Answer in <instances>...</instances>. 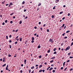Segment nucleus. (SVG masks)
<instances>
[{"mask_svg":"<svg viewBox=\"0 0 73 73\" xmlns=\"http://www.w3.org/2000/svg\"><path fill=\"white\" fill-rule=\"evenodd\" d=\"M8 56L9 57H11V55H10V54H9L8 55Z\"/></svg>","mask_w":73,"mask_h":73,"instance_id":"30","label":"nucleus"},{"mask_svg":"<svg viewBox=\"0 0 73 73\" xmlns=\"http://www.w3.org/2000/svg\"><path fill=\"white\" fill-rule=\"evenodd\" d=\"M27 18H28V17L26 16V17H25V19H27Z\"/></svg>","mask_w":73,"mask_h":73,"instance_id":"53","label":"nucleus"},{"mask_svg":"<svg viewBox=\"0 0 73 73\" xmlns=\"http://www.w3.org/2000/svg\"><path fill=\"white\" fill-rule=\"evenodd\" d=\"M21 23H22V21H21L19 23V24H21Z\"/></svg>","mask_w":73,"mask_h":73,"instance_id":"13","label":"nucleus"},{"mask_svg":"<svg viewBox=\"0 0 73 73\" xmlns=\"http://www.w3.org/2000/svg\"><path fill=\"white\" fill-rule=\"evenodd\" d=\"M24 66V65H23V64H21V66Z\"/></svg>","mask_w":73,"mask_h":73,"instance_id":"63","label":"nucleus"},{"mask_svg":"<svg viewBox=\"0 0 73 73\" xmlns=\"http://www.w3.org/2000/svg\"><path fill=\"white\" fill-rule=\"evenodd\" d=\"M50 49H49L47 51V53H50Z\"/></svg>","mask_w":73,"mask_h":73,"instance_id":"6","label":"nucleus"},{"mask_svg":"<svg viewBox=\"0 0 73 73\" xmlns=\"http://www.w3.org/2000/svg\"><path fill=\"white\" fill-rule=\"evenodd\" d=\"M42 65H40L39 66V68H41V67H42Z\"/></svg>","mask_w":73,"mask_h":73,"instance_id":"11","label":"nucleus"},{"mask_svg":"<svg viewBox=\"0 0 73 73\" xmlns=\"http://www.w3.org/2000/svg\"><path fill=\"white\" fill-rule=\"evenodd\" d=\"M49 41H50V42H53V39H50Z\"/></svg>","mask_w":73,"mask_h":73,"instance_id":"2","label":"nucleus"},{"mask_svg":"<svg viewBox=\"0 0 73 73\" xmlns=\"http://www.w3.org/2000/svg\"><path fill=\"white\" fill-rule=\"evenodd\" d=\"M41 5V3H39L38 5V6H40Z\"/></svg>","mask_w":73,"mask_h":73,"instance_id":"21","label":"nucleus"},{"mask_svg":"<svg viewBox=\"0 0 73 73\" xmlns=\"http://www.w3.org/2000/svg\"><path fill=\"white\" fill-rule=\"evenodd\" d=\"M9 48H11V47L12 46V45H9Z\"/></svg>","mask_w":73,"mask_h":73,"instance_id":"31","label":"nucleus"},{"mask_svg":"<svg viewBox=\"0 0 73 73\" xmlns=\"http://www.w3.org/2000/svg\"><path fill=\"white\" fill-rule=\"evenodd\" d=\"M70 32V31H68L66 32V33H69V32Z\"/></svg>","mask_w":73,"mask_h":73,"instance_id":"17","label":"nucleus"},{"mask_svg":"<svg viewBox=\"0 0 73 73\" xmlns=\"http://www.w3.org/2000/svg\"><path fill=\"white\" fill-rule=\"evenodd\" d=\"M40 29L41 31H42V27H40Z\"/></svg>","mask_w":73,"mask_h":73,"instance_id":"46","label":"nucleus"},{"mask_svg":"<svg viewBox=\"0 0 73 73\" xmlns=\"http://www.w3.org/2000/svg\"><path fill=\"white\" fill-rule=\"evenodd\" d=\"M38 66V64H36V65L35 66L36 67V66Z\"/></svg>","mask_w":73,"mask_h":73,"instance_id":"59","label":"nucleus"},{"mask_svg":"<svg viewBox=\"0 0 73 73\" xmlns=\"http://www.w3.org/2000/svg\"><path fill=\"white\" fill-rule=\"evenodd\" d=\"M2 25H5V23H4V22H3V23H2Z\"/></svg>","mask_w":73,"mask_h":73,"instance_id":"29","label":"nucleus"},{"mask_svg":"<svg viewBox=\"0 0 73 73\" xmlns=\"http://www.w3.org/2000/svg\"><path fill=\"white\" fill-rule=\"evenodd\" d=\"M70 14V13H68V16H69Z\"/></svg>","mask_w":73,"mask_h":73,"instance_id":"38","label":"nucleus"},{"mask_svg":"<svg viewBox=\"0 0 73 73\" xmlns=\"http://www.w3.org/2000/svg\"><path fill=\"white\" fill-rule=\"evenodd\" d=\"M6 66V64H5L3 65H2V66L3 67H4V66Z\"/></svg>","mask_w":73,"mask_h":73,"instance_id":"12","label":"nucleus"},{"mask_svg":"<svg viewBox=\"0 0 73 73\" xmlns=\"http://www.w3.org/2000/svg\"><path fill=\"white\" fill-rule=\"evenodd\" d=\"M54 58H55V56H54V57L51 58L50 59H54Z\"/></svg>","mask_w":73,"mask_h":73,"instance_id":"7","label":"nucleus"},{"mask_svg":"<svg viewBox=\"0 0 73 73\" xmlns=\"http://www.w3.org/2000/svg\"><path fill=\"white\" fill-rule=\"evenodd\" d=\"M14 13H11L10 14V16H12V15H13V14Z\"/></svg>","mask_w":73,"mask_h":73,"instance_id":"16","label":"nucleus"},{"mask_svg":"<svg viewBox=\"0 0 73 73\" xmlns=\"http://www.w3.org/2000/svg\"><path fill=\"white\" fill-rule=\"evenodd\" d=\"M35 67H34V66H33V67H32L31 68V69H34Z\"/></svg>","mask_w":73,"mask_h":73,"instance_id":"24","label":"nucleus"},{"mask_svg":"<svg viewBox=\"0 0 73 73\" xmlns=\"http://www.w3.org/2000/svg\"><path fill=\"white\" fill-rule=\"evenodd\" d=\"M61 70H62V69H63V67H62L61 68Z\"/></svg>","mask_w":73,"mask_h":73,"instance_id":"55","label":"nucleus"},{"mask_svg":"<svg viewBox=\"0 0 73 73\" xmlns=\"http://www.w3.org/2000/svg\"><path fill=\"white\" fill-rule=\"evenodd\" d=\"M39 58H41V56H39Z\"/></svg>","mask_w":73,"mask_h":73,"instance_id":"43","label":"nucleus"},{"mask_svg":"<svg viewBox=\"0 0 73 73\" xmlns=\"http://www.w3.org/2000/svg\"><path fill=\"white\" fill-rule=\"evenodd\" d=\"M52 69H53V68H52V67L51 68L49 69V70H50H50H52Z\"/></svg>","mask_w":73,"mask_h":73,"instance_id":"10","label":"nucleus"},{"mask_svg":"<svg viewBox=\"0 0 73 73\" xmlns=\"http://www.w3.org/2000/svg\"><path fill=\"white\" fill-rule=\"evenodd\" d=\"M10 23H11V24H12V23H13V21H10Z\"/></svg>","mask_w":73,"mask_h":73,"instance_id":"33","label":"nucleus"},{"mask_svg":"<svg viewBox=\"0 0 73 73\" xmlns=\"http://www.w3.org/2000/svg\"><path fill=\"white\" fill-rule=\"evenodd\" d=\"M8 4H6V6H8Z\"/></svg>","mask_w":73,"mask_h":73,"instance_id":"62","label":"nucleus"},{"mask_svg":"<svg viewBox=\"0 0 73 73\" xmlns=\"http://www.w3.org/2000/svg\"><path fill=\"white\" fill-rule=\"evenodd\" d=\"M45 25H45V24H44V25H43V27H45Z\"/></svg>","mask_w":73,"mask_h":73,"instance_id":"61","label":"nucleus"},{"mask_svg":"<svg viewBox=\"0 0 73 73\" xmlns=\"http://www.w3.org/2000/svg\"><path fill=\"white\" fill-rule=\"evenodd\" d=\"M73 45V42H72L71 44V46Z\"/></svg>","mask_w":73,"mask_h":73,"instance_id":"42","label":"nucleus"},{"mask_svg":"<svg viewBox=\"0 0 73 73\" xmlns=\"http://www.w3.org/2000/svg\"><path fill=\"white\" fill-rule=\"evenodd\" d=\"M23 4H25V2L24 1H23L22 3Z\"/></svg>","mask_w":73,"mask_h":73,"instance_id":"35","label":"nucleus"},{"mask_svg":"<svg viewBox=\"0 0 73 73\" xmlns=\"http://www.w3.org/2000/svg\"><path fill=\"white\" fill-rule=\"evenodd\" d=\"M16 17H15V16H13V19H15Z\"/></svg>","mask_w":73,"mask_h":73,"instance_id":"64","label":"nucleus"},{"mask_svg":"<svg viewBox=\"0 0 73 73\" xmlns=\"http://www.w3.org/2000/svg\"><path fill=\"white\" fill-rule=\"evenodd\" d=\"M71 54V52H70V53H68V56H70V54Z\"/></svg>","mask_w":73,"mask_h":73,"instance_id":"15","label":"nucleus"},{"mask_svg":"<svg viewBox=\"0 0 73 73\" xmlns=\"http://www.w3.org/2000/svg\"><path fill=\"white\" fill-rule=\"evenodd\" d=\"M7 22H8V21H7V20H6L5 21V23H7Z\"/></svg>","mask_w":73,"mask_h":73,"instance_id":"32","label":"nucleus"},{"mask_svg":"<svg viewBox=\"0 0 73 73\" xmlns=\"http://www.w3.org/2000/svg\"><path fill=\"white\" fill-rule=\"evenodd\" d=\"M64 26H65V24H63L62 26V28L64 27Z\"/></svg>","mask_w":73,"mask_h":73,"instance_id":"18","label":"nucleus"},{"mask_svg":"<svg viewBox=\"0 0 73 73\" xmlns=\"http://www.w3.org/2000/svg\"><path fill=\"white\" fill-rule=\"evenodd\" d=\"M5 1H3L2 2V4H4V3H5Z\"/></svg>","mask_w":73,"mask_h":73,"instance_id":"9","label":"nucleus"},{"mask_svg":"<svg viewBox=\"0 0 73 73\" xmlns=\"http://www.w3.org/2000/svg\"><path fill=\"white\" fill-rule=\"evenodd\" d=\"M47 32H49V29H47Z\"/></svg>","mask_w":73,"mask_h":73,"instance_id":"49","label":"nucleus"},{"mask_svg":"<svg viewBox=\"0 0 73 73\" xmlns=\"http://www.w3.org/2000/svg\"><path fill=\"white\" fill-rule=\"evenodd\" d=\"M5 61V59H3V62H4Z\"/></svg>","mask_w":73,"mask_h":73,"instance_id":"57","label":"nucleus"},{"mask_svg":"<svg viewBox=\"0 0 73 73\" xmlns=\"http://www.w3.org/2000/svg\"><path fill=\"white\" fill-rule=\"evenodd\" d=\"M70 49V46H68V47H67L66 48V49H64L66 51H67V50H69Z\"/></svg>","mask_w":73,"mask_h":73,"instance_id":"1","label":"nucleus"},{"mask_svg":"<svg viewBox=\"0 0 73 73\" xmlns=\"http://www.w3.org/2000/svg\"><path fill=\"white\" fill-rule=\"evenodd\" d=\"M53 62V60H52L50 61V62L51 63H52V62Z\"/></svg>","mask_w":73,"mask_h":73,"instance_id":"20","label":"nucleus"},{"mask_svg":"<svg viewBox=\"0 0 73 73\" xmlns=\"http://www.w3.org/2000/svg\"><path fill=\"white\" fill-rule=\"evenodd\" d=\"M64 38H67V36H65Z\"/></svg>","mask_w":73,"mask_h":73,"instance_id":"58","label":"nucleus"},{"mask_svg":"<svg viewBox=\"0 0 73 73\" xmlns=\"http://www.w3.org/2000/svg\"><path fill=\"white\" fill-rule=\"evenodd\" d=\"M38 48H41V46H38Z\"/></svg>","mask_w":73,"mask_h":73,"instance_id":"26","label":"nucleus"},{"mask_svg":"<svg viewBox=\"0 0 73 73\" xmlns=\"http://www.w3.org/2000/svg\"><path fill=\"white\" fill-rule=\"evenodd\" d=\"M26 61H27V60H26V59H25L24 61L25 64H26V63H27V62H26Z\"/></svg>","mask_w":73,"mask_h":73,"instance_id":"3","label":"nucleus"},{"mask_svg":"<svg viewBox=\"0 0 73 73\" xmlns=\"http://www.w3.org/2000/svg\"><path fill=\"white\" fill-rule=\"evenodd\" d=\"M34 39L35 38H34V37H32V41H33V40H34Z\"/></svg>","mask_w":73,"mask_h":73,"instance_id":"4","label":"nucleus"},{"mask_svg":"<svg viewBox=\"0 0 73 73\" xmlns=\"http://www.w3.org/2000/svg\"><path fill=\"white\" fill-rule=\"evenodd\" d=\"M6 39H8V36H6Z\"/></svg>","mask_w":73,"mask_h":73,"instance_id":"51","label":"nucleus"},{"mask_svg":"<svg viewBox=\"0 0 73 73\" xmlns=\"http://www.w3.org/2000/svg\"><path fill=\"white\" fill-rule=\"evenodd\" d=\"M39 24V25H40V24H41V22H39V24Z\"/></svg>","mask_w":73,"mask_h":73,"instance_id":"56","label":"nucleus"},{"mask_svg":"<svg viewBox=\"0 0 73 73\" xmlns=\"http://www.w3.org/2000/svg\"><path fill=\"white\" fill-rule=\"evenodd\" d=\"M9 42H10V43H11V42H12V41L10 40H9Z\"/></svg>","mask_w":73,"mask_h":73,"instance_id":"39","label":"nucleus"},{"mask_svg":"<svg viewBox=\"0 0 73 73\" xmlns=\"http://www.w3.org/2000/svg\"><path fill=\"white\" fill-rule=\"evenodd\" d=\"M54 15H52V18H54Z\"/></svg>","mask_w":73,"mask_h":73,"instance_id":"41","label":"nucleus"},{"mask_svg":"<svg viewBox=\"0 0 73 73\" xmlns=\"http://www.w3.org/2000/svg\"><path fill=\"white\" fill-rule=\"evenodd\" d=\"M70 62V60H68L67 61V62Z\"/></svg>","mask_w":73,"mask_h":73,"instance_id":"37","label":"nucleus"},{"mask_svg":"<svg viewBox=\"0 0 73 73\" xmlns=\"http://www.w3.org/2000/svg\"><path fill=\"white\" fill-rule=\"evenodd\" d=\"M62 13H63V12L62 11V12H60V13L59 14H62Z\"/></svg>","mask_w":73,"mask_h":73,"instance_id":"22","label":"nucleus"},{"mask_svg":"<svg viewBox=\"0 0 73 73\" xmlns=\"http://www.w3.org/2000/svg\"><path fill=\"white\" fill-rule=\"evenodd\" d=\"M31 42H32V43H33V42H34V41L33 40V41H31Z\"/></svg>","mask_w":73,"mask_h":73,"instance_id":"52","label":"nucleus"},{"mask_svg":"<svg viewBox=\"0 0 73 73\" xmlns=\"http://www.w3.org/2000/svg\"><path fill=\"white\" fill-rule=\"evenodd\" d=\"M18 31H19V29H17V30H16L15 31V32H17Z\"/></svg>","mask_w":73,"mask_h":73,"instance_id":"48","label":"nucleus"},{"mask_svg":"<svg viewBox=\"0 0 73 73\" xmlns=\"http://www.w3.org/2000/svg\"><path fill=\"white\" fill-rule=\"evenodd\" d=\"M65 63H66V62H65L63 63V66L64 67V66H65Z\"/></svg>","mask_w":73,"mask_h":73,"instance_id":"5","label":"nucleus"},{"mask_svg":"<svg viewBox=\"0 0 73 73\" xmlns=\"http://www.w3.org/2000/svg\"><path fill=\"white\" fill-rule=\"evenodd\" d=\"M29 73H31V70L29 69Z\"/></svg>","mask_w":73,"mask_h":73,"instance_id":"27","label":"nucleus"},{"mask_svg":"<svg viewBox=\"0 0 73 73\" xmlns=\"http://www.w3.org/2000/svg\"><path fill=\"white\" fill-rule=\"evenodd\" d=\"M56 7V6H55L54 7H53V9H55V7Z\"/></svg>","mask_w":73,"mask_h":73,"instance_id":"44","label":"nucleus"},{"mask_svg":"<svg viewBox=\"0 0 73 73\" xmlns=\"http://www.w3.org/2000/svg\"><path fill=\"white\" fill-rule=\"evenodd\" d=\"M54 54H57V52H56V51H55L54 52Z\"/></svg>","mask_w":73,"mask_h":73,"instance_id":"23","label":"nucleus"},{"mask_svg":"<svg viewBox=\"0 0 73 73\" xmlns=\"http://www.w3.org/2000/svg\"><path fill=\"white\" fill-rule=\"evenodd\" d=\"M56 48H54L53 50V51H56Z\"/></svg>","mask_w":73,"mask_h":73,"instance_id":"34","label":"nucleus"},{"mask_svg":"<svg viewBox=\"0 0 73 73\" xmlns=\"http://www.w3.org/2000/svg\"><path fill=\"white\" fill-rule=\"evenodd\" d=\"M65 19V17H63V18H62V20H63L64 19Z\"/></svg>","mask_w":73,"mask_h":73,"instance_id":"54","label":"nucleus"},{"mask_svg":"<svg viewBox=\"0 0 73 73\" xmlns=\"http://www.w3.org/2000/svg\"><path fill=\"white\" fill-rule=\"evenodd\" d=\"M72 70H73V68H71L70 69V71H72Z\"/></svg>","mask_w":73,"mask_h":73,"instance_id":"47","label":"nucleus"},{"mask_svg":"<svg viewBox=\"0 0 73 73\" xmlns=\"http://www.w3.org/2000/svg\"><path fill=\"white\" fill-rule=\"evenodd\" d=\"M9 70L8 68L6 67V70Z\"/></svg>","mask_w":73,"mask_h":73,"instance_id":"45","label":"nucleus"},{"mask_svg":"<svg viewBox=\"0 0 73 73\" xmlns=\"http://www.w3.org/2000/svg\"><path fill=\"white\" fill-rule=\"evenodd\" d=\"M42 72V70H40L39 71V72H40H40Z\"/></svg>","mask_w":73,"mask_h":73,"instance_id":"19","label":"nucleus"},{"mask_svg":"<svg viewBox=\"0 0 73 73\" xmlns=\"http://www.w3.org/2000/svg\"><path fill=\"white\" fill-rule=\"evenodd\" d=\"M12 37V35H10L9 36V37H10V38H11V37Z\"/></svg>","mask_w":73,"mask_h":73,"instance_id":"40","label":"nucleus"},{"mask_svg":"<svg viewBox=\"0 0 73 73\" xmlns=\"http://www.w3.org/2000/svg\"><path fill=\"white\" fill-rule=\"evenodd\" d=\"M65 35V33H64L63 34H62V36H64Z\"/></svg>","mask_w":73,"mask_h":73,"instance_id":"28","label":"nucleus"},{"mask_svg":"<svg viewBox=\"0 0 73 73\" xmlns=\"http://www.w3.org/2000/svg\"><path fill=\"white\" fill-rule=\"evenodd\" d=\"M19 40L20 41H21V40H22V38H19Z\"/></svg>","mask_w":73,"mask_h":73,"instance_id":"14","label":"nucleus"},{"mask_svg":"<svg viewBox=\"0 0 73 73\" xmlns=\"http://www.w3.org/2000/svg\"><path fill=\"white\" fill-rule=\"evenodd\" d=\"M42 71L43 72H45V70H42Z\"/></svg>","mask_w":73,"mask_h":73,"instance_id":"60","label":"nucleus"},{"mask_svg":"<svg viewBox=\"0 0 73 73\" xmlns=\"http://www.w3.org/2000/svg\"><path fill=\"white\" fill-rule=\"evenodd\" d=\"M15 44H17V42H15Z\"/></svg>","mask_w":73,"mask_h":73,"instance_id":"50","label":"nucleus"},{"mask_svg":"<svg viewBox=\"0 0 73 73\" xmlns=\"http://www.w3.org/2000/svg\"><path fill=\"white\" fill-rule=\"evenodd\" d=\"M66 69H67V67L66 68L64 69V71H66Z\"/></svg>","mask_w":73,"mask_h":73,"instance_id":"25","label":"nucleus"},{"mask_svg":"<svg viewBox=\"0 0 73 73\" xmlns=\"http://www.w3.org/2000/svg\"><path fill=\"white\" fill-rule=\"evenodd\" d=\"M13 5V4H12V3H10L9 6H10V5Z\"/></svg>","mask_w":73,"mask_h":73,"instance_id":"8","label":"nucleus"},{"mask_svg":"<svg viewBox=\"0 0 73 73\" xmlns=\"http://www.w3.org/2000/svg\"><path fill=\"white\" fill-rule=\"evenodd\" d=\"M52 72H53V73H54V72H55V70H53L52 71Z\"/></svg>","mask_w":73,"mask_h":73,"instance_id":"36","label":"nucleus"}]
</instances>
